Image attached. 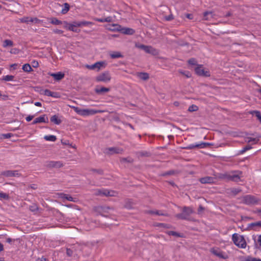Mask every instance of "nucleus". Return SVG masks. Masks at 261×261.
<instances>
[{"instance_id":"obj_15","label":"nucleus","mask_w":261,"mask_h":261,"mask_svg":"<svg viewBox=\"0 0 261 261\" xmlns=\"http://www.w3.org/2000/svg\"><path fill=\"white\" fill-rule=\"evenodd\" d=\"M51 76L53 77L55 81H59L63 79L65 76V74L62 72H58L57 73H49Z\"/></svg>"},{"instance_id":"obj_21","label":"nucleus","mask_w":261,"mask_h":261,"mask_svg":"<svg viewBox=\"0 0 261 261\" xmlns=\"http://www.w3.org/2000/svg\"><path fill=\"white\" fill-rule=\"evenodd\" d=\"M23 22L29 23V22H35V23H38L40 22V20L38 19L36 17L31 18V17H25L24 18L23 20Z\"/></svg>"},{"instance_id":"obj_32","label":"nucleus","mask_w":261,"mask_h":261,"mask_svg":"<svg viewBox=\"0 0 261 261\" xmlns=\"http://www.w3.org/2000/svg\"><path fill=\"white\" fill-rule=\"evenodd\" d=\"M22 70L25 72H30L33 70L31 66L28 63L25 64L22 66Z\"/></svg>"},{"instance_id":"obj_46","label":"nucleus","mask_w":261,"mask_h":261,"mask_svg":"<svg viewBox=\"0 0 261 261\" xmlns=\"http://www.w3.org/2000/svg\"><path fill=\"white\" fill-rule=\"evenodd\" d=\"M231 191L234 195H236L241 191V190L239 188H232Z\"/></svg>"},{"instance_id":"obj_7","label":"nucleus","mask_w":261,"mask_h":261,"mask_svg":"<svg viewBox=\"0 0 261 261\" xmlns=\"http://www.w3.org/2000/svg\"><path fill=\"white\" fill-rule=\"evenodd\" d=\"M243 202L247 205H253L258 203L259 200L255 196L248 195L243 197Z\"/></svg>"},{"instance_id":"obj_33","label":"nucleus","mask_w":261,"mask_h":261,"mask_svg":"<svg viewBox=\"0 0 261 261\" xmlns=\"http://www.w3.org/2000/svg\"><path fill=\"white\" fill-rule=\"evenodd\" d=\"M63 198L69 201L76 202L77 201L76 198H73L71 196L68 194H64Z\"/></svg>"},{"instance_id":"obj_36","label":"nucleus","mask_w":261,"mask_h":261,"mask_svg":"<svg viewBox=\"0 0 261 261\" xmlns=\"http://www.w3.org/2000/svg\"><path fill=\"white\" fill-rule=\"evenodd\" d=\"M50 22L55 25H60L62 24V22L61 20H59L56 17H53L51 18Z\"/></svg>"},{"instance_id":"obj_23","label":"nucleus","mask_w":261,"mask_h":261,"mask_svg":"<svg viewBox=\"0 0 261 261\" xmlns=\"http://www.w3.org/2000/svg\"><path fill=\"white\" fill-rule=\"evenodd\" d=\"M124 207L127 209L130 210L133 207V202L131 199H127L125 201Z\"/></svg>"},{"instance_id":"obj_28","label":"nucleus","mask_w":261,"mask_h":261,"mask_svg":"<svg viewBox=\"0 0 261 261\" xmlns=\"http://www.w3.org/2000/svg\"><path fill=\"white\" fill-rule=\"evenodd\" d=\"M249 113L252 115L255 114L261 124V113L259 111H251L249 112Z\"/></svg>"},{"instance_id":"obj_63","label":"nucleus","mask_w":261,"mask_h":261,"mask_svg":"<svg viewBox=\"0 0 261 261\" xmlns=\"http://www.w3.org/2000/svg\"><path fill=\"white\" fill-rule=\"evenodd\" d=\"M66 253L69 256H71L72 254V251L70 249L67 248L66 250Z\"/></svg>"},{"instance_id":"obj_6","label":"nucleus","mask_w":261,"mask_h":261,"mask_svg":"<svg viewBox=\"0 0 261 261\" xmlns=\"http://www.w3.org/2000/svg\"><path fill=\"white\" fill-rule=\"evenodd\" d=\"M111 79V76L109 71H105L99 74L95 77V81L97 82H101L103 83H108L110 81Z\"/></svg>"},{"instance_id":"obj_26","label":"nucleus","mask_w":261,"mask_h":261,"mask_svg":"<svg viewBox=\"0 0 261 261\" xmlns=\"http://www.w3.org/2000/svg\"><path fill=\"white\" fill-rule=\"evenodd\" d=\"M94 20L96 21L100 22H110L112 21V17L109 16L105 18H95Z\"/></svg>"},{"instance_id":"obj_43","label":"nucleus","mask_w":261,"mask_h":261,"mask_svg":"<svg viewBox=\"0 0 261 261\" xmlns=\"http://www.w3.org/2000/svg\"><path fill=\"white\" fill-rule=\"evenodd\" d=\"M90 171L93 172H96V173H97L99 175H103V170L101 169H90Z\"/></svg>"},{"instance_id":"obj_56","label":"nucleus","mask_w":261,"mask_h":261,"mask_svg":"<svg viewBox=\"0 0 261 261\" xmlns=\"http://www.w3.org/2000/svg\"><path fill=\"white\" fill-rule=\"evenodd\" d=\"M19 241V239H12L11 238H8L6 239V242L8 243H11L12 242H14L15 241Z\"/></svg>"},{"instance_id":"obj_50","label":"nucleus","mask_w":261,"mask_h":261,"mask_svg":"<svg viewBox=\"0 0 261 261\" xmlns=\"http://www.w3.org/2000/svg\"><path fill=\"white\" fill-rule=\"evenodd\" d=\"M195 144H190L186 147H182L185 149H192L195 148H197V146H195Z\"/></svg>"},{"instance_id":"obj_17","label":"nucleus","mask_w":261,"mask_h":261,"mask_svg":"<svg viewBox=\"0 0 261 261\" xmlns=\"http://www.w3.org/2000/svg\"><path fill=\"white\" fill-rule=\"evenodd\" d=\"M214 178L211 176H206L200 178L199 181L202 184H211L213 183Z\"/></svg>"},{"instance_id":"obj_38","label":"nucleus","mask_w":261,"mask_h":261,"mask_svg":"<svg viewBox=\"0 0 261 261\" xmlns=\"http://www.w3.org/2000/svg\"><path fill=\"white\" fill-rule=\"evenodd\" d=\"M38 206L36 203H33L29 206V210L32 212H36L38 211Z\"/></svg>"},{"instance_id":"obj_30","label":"nucleus","mask_w":261,"mask_h":261,"mask_svg":"<svg viewBox=\"0 0 261 261\" xmlns=\"http://www.w3.org/2000/svg\"><path fill=\"white\" fill-rule=\"evenodd\" d=\"M120 161L121 163L126 162L129 163H132L134 162V160L130 157L120 158Z\"/></svg>"},{"instance_id":"obj_53","label":"nucleus","mask_w":261,"mask_h":261,"mask_svg":"<svg viewBox=\"0 0 261 261\" xmlns=\"http://www.w3.org/2000/svg\"><path fill=\"white\" fill-rule=\"evenodd\" d=\"M136 46L138 48L143 49V50H145V49L147 48V46L144 45V44H139V45L136 44Z\"/></svg>"},{"instance_id":"obj_59","label":"nucleus","mask_w":261,"mask_h":261,"mask_svg":"<svg viewBox=\"0 0 261 261\" xmlns=\"http://www.w3.org/2000/svg\"><path fill=\"white\" fill-rule=\"evenodd\" d=\"M102 194L106 196H112L110 194V192L108 190H104Z\"/></svg>"},{"instance_id":"obj_14","label":"nucleus","mask_w":261,"mask_h":261,"mask_svg":"<svg viewBox=\"0 0 261 261\" xmlns=\"http://www.w3.org/2000/svg\"><path fill=\"white\" fill-rule=\"evenodd\" d=\"M48 119L47 116L45 114L42 115L39 117L36 118L32 122V124H36L37 123H48Z\"/></svg>"},{"instance_id":"obj_20","label":"nucleus","mask_w":261,"mask_h":261,"mask_svg":"<svg viewBox=\"0 0 261 261\" xmlns=\"http://www.w3.org/2000/svg\"><path fill=\"white\" fill-rule=\"evenodd\" d=\"M121 32L122 33L126 35H133L135 31L133 29L128 28H124L121 30Z\"/></svg>"},{"instance_id":"obj_35","label":"nucleus","mask_w":261,"mask_h":261,"mask_svg":"<svg viewBox=\"0 0 261 261\" xmlns=\"http://www.w3.org/2000/svg\"><path fill=\"white\" fill-rule=\"evenodd\" d=\"M13 45V42L10 40L6 39L4 40L3 43V46L6 47L7 46H12Z\"/></svg>"},{"instance_id":"obj_58","label":"nucleus","mask_w":261,"mask_h":261,"mask_svg":"<svg viewBox=\"0 0 261 261\" xmlns=\"http://www.w3.org/2000/svg\"><path fill=\"white\" fill-rule=\"evenodd\" d=\"M165 19L167 21H171L173 19V16L172 14H170L165 17Z\"/></svg>"},{"instance_id":"obj_27","label":"nucleus","mask_w":261,"mask_h":261,"mask_svg":"<svg viewBox=\"0 0 261 261\" xmlns=\"http://www.w3.org/2000/svg\"><path fill=\"white\" fill-rule=\"evenodd\" d=\"M112 59H117L119 58H122L123 55L118 51H115L110 55Z\"/></svg>"},{"instance_id":"obj_49","label":"nucleus","mask_w":261,"mask_h":261,"mask_svg":"<svg viewBox=\"0 0 261 261\" xmlns=\"http://www.w3.org/2000/svg\"><path fill=\"white\" fill-rule=\"evenodd\" d=\"M246 261H261V259L252 257H248Z\"/></svg>"},{"instance_id":"obj_40","label":"nucleus","mask_w":261,"mask_h":261,"mask_svg":"<svg viewBox=\"0 0 261 261\" xmlns=\"http://www.w3.org/2000/svg\"><path fill=\"white\" fill-rule=\"evenodd\" d=\"M176 173V171L174 170H171L165 172L163 173L162 175L163 176H167V175H174Z\"/></svg>"},{"instance_id":"obj_52","label":"nucleus","mask_w":261,"mask_h":261,"mask_svg":"<svg viewBox=\"0 0 261 261\" xmlns=\"http://www.w3.org/2000/svg\"><path fill=\"white\" fill-rule=\"evenodd\" d=\"M13 136V134L11 133L4 134H2V136L4 139H9L11 138Z\"/></svg>"},{"instance_id":"obj_18","label":"nucleus","mask_w":261,"mask_h":261,"mask_svg":"<svg viewBox=\"0 0 261 261\" xmlns=\"http://www.w3.org/2000/svg\"><path fill=\"white\" fill-rule=\"evenodd\" d=\"M110 91V89L109 88H106L104 87H102L101 88L96 87L95 89V92L97 94H101L103 93L108 92Z\"/></svg>"},{"instance_id":"obj_29","label":"nucleus","mask_w":261,"mask_h":261,"mask_svg":"<svg viewBox=\"0 0 261 261\" xmlns=\"http://www.w3.org/2000/svg\"><path fill=\"white\" fill-rule=\"evenodd\" d=\"M144 51L146 53L151 54L152 55H155L156 53V49L150 46H147V48H146Z\"/></svg>"},{"instance_id":"obj_54","label":"nucleus","mask_w":261,"mask_h":261,"mask_svg":"<svg viewBox=\"0 0 261 261\" xmlns=\"http://www.w3.org/2000/svg\"><path fill=\"white\" fill-rule=\"evenodd\" d=\"M195 146H197V148H205L204 142H201L199 144H195Z\"/></svg>"},{"instance_id":"obj_60","label":"nucleus","mask_w":261,"mask_h":261,"mask_svg":"<svg viewBox=\"0 0 261 261\" xmlns=\"http://www.w3.org/2000/svg\"><path fill=\"white\" fill-rule=\"evenodd\" d=\"M34 117V115H29L25 118L27 121L29 122L31 121Z\"/></svg>"},{"instance_id":"obj_5","label":"nucleus","mask_w":261,"mask_h":261,"mask_svg":"<svg viewBox=\"0 0 261 261\" xmlns=\"http://www.w3.org/2000/svg\"><path fill=\"white\" fill-rule=\"evenodd\" d=\"M194 213V211L191 207L184 206L181 213L177 214L175 215L176 218L181 220H189V217Z\"/></svg>"},{"instance_id":"obj_55","label":"nucleus","mask_w":261,"mask_h":261,"mask_svg":"<svg viewBox=\"0 0 261 261\" xmlns=\"http://www.w3.org/2000/svg\"><path fill=\"white\" fill-rule=\"evenodd\" d=\"M253 213L255 214H257L258 216L261 218V209L257 208L256 210L253 211Z\"/></svg>"},{"instance_id":"obj_42","label":"nucleus","mask_w":261,"mask_h":261,"mask_svg":"<svg viewBox=\"0 0 261 261\" xmlns=\"http://www.w3.org/2000/svg\"><path fill=\"white\" fill-rule=\"evenodd\" d=\"M252 148V147L250 145H247L245 147H244L242 150L239 151V154H243L244 152H245L246 151Z\"/></svg>"},{"instance_id":"obj_4","label":"nucleus","mask_w":261,"mask_h":261,"mask_svg":"<svg viewBox=\"0 0 261 261\" xmlns=\"http://www.w3.org/2000/svg\"><path fill=\"white\" fill-rule=\"evenodd\" d=\"M92 23L90 21H73L71 24L68 27V30L73 32L79 33L80 32V30L76 29V27H81L82 26H87L89 24H91Z\"/></svg>"},{"instance_id":"obj_8","label":"nucleus","mask_w":261,"mask_h":261,"mask_svg":"<svg viewBox=\"0 0 261 261\" xmlns=\"http://www.w3.org/2000/svg\"><path fill=\"white\" fill-rule=\"evenodd\" d=\"M195 71L196 74L199 76L209 77L211 74L208 70H205L202 65H198L195 68Z\"/></svg>"},{"instance_id":"obj_41","label":"nucleus","mask_w":261,"mask_h":261,"mask_svg":"<svg viewBox=\"0 0 261 261\" xmlns=\"http://www.w3.org/2000/svg\"><path fill=\"white\" fill-rule=\"evenodd\" d=\"M198 110V107L195 105H192L190 106L188 108V111H189L190 112L197 111Z\"/></svg>"},{"instance_id":"obj_31","label":"nucleus","mask_w":261,"mask_h":261,"mask_svg":"<svg viewBox=\"0 0 261 261\" xmlns=\"http://www.w3.org/2000/svg\"><path fill=\"white\" fill-rule=\"evenodd\" d=\"M44 139L48 141L55 142L57 140V137L54 135L45 136Z\"/></svg>"},{"instance_id":"obj_25","label":"nucleus","mask_w":261,"mask_h":261,"mask_svg":"<svg viewBox=\"0 0 261 261\" xmlns=\"http://www.w3.org/2000/svg\"><path fill=\"white\" fill-rule=\"evenodd\" d=\"M108 209H110V207H103V206H97V207H95V210L101 214L103 212H107V210Z\"/></svg>"},{"instance_id":"obj_1","label":"nucleus","mask_w":261,"mask_h":261,"mask_svg":"<svg viewBox=\"0 0 261 261\" xmlns=\"http://www.w3.org/2000/svg\"><path fill=\"white\" fill-rule=\"evenodd\" d=\"M242 174L243 172L241 171L233 170L222 174L220 177L228 181L239 182L241 181V177L242 176Z\"/></svg>"},{"instance_id":"obj_22","label":"nucleus","mask_w":261,"mask_h":261,"mask_svg":"<svg viewBox=\"0 0 261 261\" xmlns=\"http://www.w3.org/2000/svg\"><path fill=\"white\" fill-rule=\"evenodd\" d=\"M50 120L51 122L57 125L61 124L62 122V120L59 118L58 116L57 115H54L51 116Z\"/></svg>"},{"instance_id":"obj_61","label":"nucleus","mask_w":261,"mask_h":261,"mask_svg":"<svg viewBox=\"0 0 261 261\" xmlns=\"http://www.w3.org/2000/svg\"><path fill=\"white\" fill-rule=\"evenodd\" d=\"M36 261H49V260L44 256H42L41 258H38Z\"/></svg>"},{"instance_id":"obj_47","label":"nucleus","mask_w":261,"mask_h":261,"mask_svg":"<svg viewBox=\"0 0 261 261\" xmlns=\"http://www.w3.org/2000/svg\"><path fill=\"white\" fill-rule=\"evenodd\" d=\"M51 92L50 90L48 89H45L43 91V94L44 95L47 96H51Z\"/></svg>"},{"instance_id":"obj_39","label":"nucleus","mask_w":261,"mask_h":261,"mask_svg":"<svg viewBox=\"0 0 261 261\" xmlns=\"http://www.w3.org/2000/svg\"><path fill=\"white\" fill-rule=\"evenodd\" d=\"M14 78V76L12 75H7L6 76H4L2 78V80L5 81H13Z\"/></svg>"},{"instance_id":"obj_11","label":"nucleus","mask_w":261,"mask_h":261,"mask_svg":"<svg viewBox=\"0 0 261 261\" xmlns=\"http://www.w3.org/2000/svg\"><path fill=\"white\" fill-rule=\"evenodd\" d=\"M123 152V149L119 147H114L106 148L104 152L107 154L111 155L114 153L122 154Z\"/></svg>"},{"instance_id":"obj_64","label":"nucleus","mask_w":261,"mask_h":261,"mask_svg":"<svg viewBox=\"0 0 261 261\" xmlns=\"http://www.w3.org/2000/svg\"><path fill=\"white\" fill-rule=\"evenodd\" d=\"M63 23L64 24V28L67 29H68V27L70 25V24H71V23H68L66 21H64Z\"/></svg>"},{"instance_id":"obj_9","label":"nucleus","mask_w":261,"mask_h":261,"mask_svg":"<svg viewBox=\"0 0 261 261\" xmlns=\"http://www.w3.org/2000/svg\"><path fill=\"white\" fill-rule=\"evenodd\" d=\"M107 64V63L105 61H100L96 62L94 64L91 65H87L86 67L90 70L97 69V71H99L100 69L105 68Z\"/></svg>"},{"instance_id":"obj_44","label":"nucleus","mask_w":261,"mask_h":261,"mask_svg":"<svg viewBox=\"0 0 261 261\" xmlns=\"http://www.w3.org/2000/svg\"><path fill=\"white\" fill-rule=\"evenodd\" d=\"M9 198V196L8 194L0 192V199H4L6 200H8Z\"/></svg>"},{"instance_id":"obj_62","label":"nucleus","mask_w":261,"mask_h":261,"mask_svg":"<svg viewBox=\"0 0 261 261\" xmlns=\"http://www.w3.org/2000/svg\"><path fill=\"white\" fill-rule=\"evenodd\" d=\"M51 97H55V98H58L59 97V93L57 92H52Z\"/></svg>"},{"instance_id":"obj_45","label":"nucleus","mask_w":261,"mask_h":261,"mask_svg":"<svg viewBox=\"0 0 261 261\" xmlns=\"http://www.w3.org/2000/svg\"><path fill=\"white\" fill-rule=\"evenodd\" d=\"M188 63L191 65H197V61L194 58H191L188 60Z\"/></svg>"},{"instance_id":"obj_51","label":"nucleus","mask_w":261,"mask_h":261,"mask_svg":"<svg viewBox=\"0 0 261 261\" xmlns=\"http://www.w3.org/2000/svg\"><path fill=\"white\" fill-rule=\"evenodd\" d=\"M158 226H161L164 228H171V226L170 224H165V223H160Z\"/></svg>"},{"instance_id":"obj_48","label":"nucleus","mask_w":261,"mask_h":261,"mask_svg":"<svg viewBox=\"0 0 261 261\" xmlns=\"http://www.w3.org/2000/svg\"><path fill=\"white\" fill-rule=\"evenodd\" d=\"M248 142L250 143L251 142H254V144L257 143V142L259 141V139L255 138H248Z\"/></svg>"},{"instance_id":"obj_24","label":"nucleus","mask_w":261,"mask_h":261,"mask_svg":"<svg viewBox=\"0 0 261 261\" xmlns=\"http://www.w3.org/2000/svg\"><path fill=\"white\" fill-rule=\"evenodd\" d=\"M213 17L212 12L206 11L203 13V18L205 20H211Z\"/></svg>"},{"instance_id":"obj_10","label":"nucleus","mask_w":261,"mask_h":261,"mask_svg":"<svg viewBox=\"0 0 261 261\" xmlns=\"http://www.w3.org/2000/svg\"><path fill=\"white\" fill-rule=\"evenodd\" d=\"M0 175L4 176L5 177H19L21 175L18 173L17 170H6L2 171Z\"/></svg>"},{"instance_id":"obj_12","label":"nucleus","mask_w":261,"mask_h":261,"mask_svg":"<svg viewBox=\"0 0 261 261\" xmlns=\"http://www.w3.org/2000/svg\"><path fill=\"white\" fill-rule=\"evenodd\" d=\"M211 252L214 255L219 257L220 258L227 259L228 258V255L224 253L223 251L220 250L219 248H212L211 250Z\"/></svg>"},{"instance_id":"obj_34","label":"nucleus","mask_w":261,"mask_h":261,"mask_svg":"<svg viewBox=\"0 0 261 261\" xmlns=\"http://www.w3.org/2000/svg\"><path fill=\"white\" fill-rule=\"evenodd\" d=\"M64 8L62 9L61 12L62 14H65L68 12L70 9V5L68 3L64 4Z\"/></svg>"},{"instance_id":"obj_57","label":"nucleus","mask_w":261,"mask_h":261,"mask_svg":"<svg viewBox=\"0 0 261 261\" xmlns=\"http://www.w3.org/2000/svg\"><path fill=\"white\" fill-rule=\"evenodd\" d=\"M53 32L55 33V34H62L64 32H63V31H62L61 30L55 29L53 30Z\"/></svg>"},{"instance_id":"obj_13","label":"nucleus","mask_w":261,"mask_h":261,"mask_svg":"<svg viewBox=\"0 0 261 261\" xmlns=\"http://www.w3.org/2000/svg\"><path fill=\"white\" fill-rule=\"evenodd\" d=\"M63 164L61 161H50L46 162V166L47 168H59L63 167Z\"/></svg>"},{"instance_id":"obj_16","label":"nucleus","mask_w":261,"mask_h":261,"mask_svg":"<svg viewBox=\"0 0 261 261\" xmlns=\"http://www.w3.org/2000/svg\"><path fill=\"white\" fill-rule=\"evenodd\" d=\"M257 227L261 228V221L249 224L248 225L247 229L256 231Z\"/></svg>"},{"instance_id":"obj_37","label":"nucleus","mask_w":261,"mask_h":261,"mask_svg":"<svg viewBox=\"0 0 261 261\" xmlns=\"http://www.w3.org/2000/svg\"><path fill=\"white\" fill-rule=\"evenodd\" d=\"M169 236H175L176 237H181L182 235L181 233H178L174 231H168L166 232Z\"/></svg>"},{"instance_id":"obj_2","label":"nucleus","mask_w":261,"mask_h":261,"mask_svg":"<svg viewBox=\"0 0 261 261\" xmlns=\"http://www.w3.org/2000/svg\"><path fill=\"white\" fill-rule=\"evenodd\" d=\"M74 111L79 115L81 116L93 115L97 113H101L103 111L94 109H81L77 107H71Z\"/></svg>"},{"instance_id":"obj_19","label":"nucleus","mask_w":261,"mask_h":261,"mask_svg":"<svg viewBox=\"0 0 261 261\" xmlns=\"http://www.w3.org/2000/svg\"><path fill=\"white\" fill-rule=\"evenodd\" d=\"M137 75L139 79L144 81H146L149 78V74L146 72H137Z\"/></svg>"},{"instance_id":"obj_3","label":"nucleus","mask_w":261,"mask_h":261,"mask_svg":"<svg viewBox=\"0 0 261 261\" xmlns=\"http://www.w3.org/2000/svg\"><path fill=\"white\" fill-rule=\"evenodd\" d=\"M232 240L234 244L239 248H245L246 247V242L243 236L238 233H234L232 236Z\"/></svg>"}]
</instances>
